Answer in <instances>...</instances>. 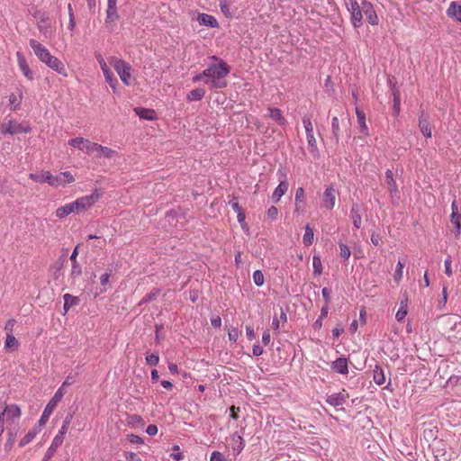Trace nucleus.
I'll list each match as a JSON object with an SVG mask.
<instances>
[{
  "label": "nucleus",
  "instance_id": "obj_1",
  "mask_svg": "<svg viewBox=\"0 0 461 461\" xmlns=\"http://www.w3.org/2000/svg\"><path fill=\"white\" fill-rule=\"evenodd\" d=\"M216 63L210 64L203 72L193 77L194 82L203 81L210 88H224L227 86L226 77L230 73V68L225 61L212 56Z\"/></svg>",
  "mask_w": 461,
  "mask_h": 461
},
{
  "label": "nucleus",
  "instance_id": "obj_2",
  "mask_svg": "<svg viewBox=\"0 0 461 461\" xmlns=\"http://www.w3.org/2000/svg\"><path fill=\"white\" fill-rule=\"evenodd\" d=\"M103 193L99 189H95L90 195H85L77 198L76 201L71 202L75 213L78 214L91 208L95 202H97Z\"/></svg>",
  "mask_w": 461,
  "mask_h": 461
},
{
  "label": "nucleus",
  "instance_id": "obj_3",
  "mask_svg": "<svg viewBox=\"0 0 461 461\" xmlns=\"http://www.w3.org/2000/svg\"><path fill=\"white\" fill-rule=\"evenodd\" d=\"M110 63L113 65V68L119 75L122 82L125 86L131 85V67L129 63L124 61L123 59H117L116 57L110 58Z\"/></svg>",
  "mask_w": 461,
  "mask_h": 461
},
{
  "label": "nucleus",
  "instance_id": "obj_4",
  "mask_svg": "<svg viewBox=\"0 0 461 461\" xmlns=\"http://www.w3.org/2000/svg\"><path fill=\"white\" fill-rule=\"evenodd\" d=\"M32 130L31 126L27 122H18L15 120H9L0 125V132L3 135L6 134H17V133H27Z\"/></svg>",
  "mask_w": 461,
  "mask_h": 461
},
{
  "label": "nucleus",
  "instance_id": "obj_5",
  "mask_svg": "<svg viewBox=\"0 0 461 461\" xmlns=\"http://www.w3.org/2000/svg\"><path fill=\"white\" fill-rule=\"evenodd\" d=\"M303 123L306 132V139L308 142L309 152L314 157H319V149L317 147V141L313 133V125L309 116L304 115L303 117Z\"/></svg>",
  "mask_w": 461,
  "mask_h": 461
},
{
  "label": "nucleus",
  "instance_id": "obj_6",
  "mask_svg": "<svg viewBox=\"0 0 461 461\" xmlns=\"http://www.w3.org/2000/svg\"><path fill=\"white\" fill-rule=\"evenodd\" d=\"M347 10L350 14V21L354 28L357 29L363 24L362 5L357 0H346Z\"/></svg>",
  "mask_w": 461,
  "mask_h": 461
},
{
  "label": "nucleus",
  "instance_id": "obj_7",
  "mask_svg": "<svg viewBox=\"0 0 461 461\" xmlns=\"http://www.w3.org/2000/svg\"><path fill=\"white\" fill-rule=\"evenodd\" d=\"M37 19V27L41 33L47 39H50L55 32V27L49 15L45 13H38L35 16Z\"/></svg>",
  "mask_w": 461,
  "mask_h": 461
},
{
  "label": "nucleus",
  "instance_id": "obj_8",
  "mask_svg": "<svg viewBox=\"0 0 461 461\" xmlns=\"http://www.w3.org/2000/svg\"><path fill=\"white\" fill-rule=\"evenodd\" d=\"M65 392H62V388H59L54 393L53 397L45 406L43 412L39 420L40 426H43L49 420L50 416L53 412L57 404L62 400Z\"/></svg>",
  "mask_w": 461,
  "mask_h": 461
},
{
  "label": "nucleus",
  "instance_id": "obj_9",
  "mask_svg": "<svg viewBox=\"0 0 461 461\" xmlns=\"http://www.w3.org/2000/svg\"><path fill=\"white\" fill-rule=\"evenodd\" d=\"M68 144L71 147H74L83 152H85L87 155H94L97 143L92 142L87 139H84L82 137H77L74 139H70L68 140Z\"/></svg>",
  "mask_w": 461,
  "mask_h": 461
},
{
  "label": "nucleus",
  "instance_id": "obj_10",
  "mask_svg": "<svg viewBox=\"0 0 461 461\" xmlns=\"http://www.w3.org/2000/svg\"><path fill=\"white\" fill-rule=\"evenodd\" d=\"M1 413H4V417L8 426L12 427L17 425L16 421L21 417V409L16 404L5 405Z\"/></svg>",
  "mask_w": 461,
  "mask_h": 461
},
{
  "label": "nucleus",
  "instance_id": "obj_11",
  "mask_svg": "<svg viewBox=\"0 0 461 461\" xmlns=\"http://www.w3.org/2000/svg\"><path fill=\"white\" fill-rule=\"evenodd\" d=\"M41 62L44 63L47 67L56 71L58 74L67 77L68 71L65 65L55 56L50 54L47 58H45Z\"/></svg>",
  "mask_w": 461,
  "mask_h": 461
},
{
  "label": "nucleus",
  "instance_id": "obj_12",
  "mask_svg": "<svg viewBox=\"0 0 461 461\" xmlns=\"http://www.w3.org/2000/svg\"><path fill=\"white\" fill-rule=\"evenodd\" d=\"M337 195L338 192L333 185L326 187L322 195V207L328 210H332L336 203Z\"/></svg>",
  "mask_w": 461,
  "mask_h": 461
},
{
  "label": "nucleus",
  "instance_id": "obj_13",
  "mask_svg": "<svg viewBox=\"0 0 461 461\" xmlns=\"http://www.w3.org/2000/svg\"><path fill=\"white\" fill-rule=\"evenodd\" d=\"M365 14L367 22L371 25H377L379 23L378 16L375 11L373 5L366 0L362 1V14Z\"/></svg>",
  "mask_w": 461,
  "mask_h": 461
},
{
  "label": "nucleus",
  "instance_id": "obj_14",
  "mask_svg": "<svg viewBox=\"0 0 461 461\" xmlns=\"http://www.w3.org/2000/svg\"><path fill=\"white\" fill-rule=\"evenodd\" d=\"M365 14L367 22L371 25H377L379 23L378 16L375 11L373 5L366 0L362 1V14Z\"/></svg>",
  "mask_w": 461,
  "mask_h": 461
},
{
  "label": "nucleus",
  "instance_id": "obj_15",
  "mask_svg": "<svg viewBox=\"0 0 461 461\" xmlns=\"http://www.w3.org/2000/svg\"><path fill=\"white\" fill-rule=\"evenodd\" d=\"M75 181V177L69 171H64L59 173L57 176H53V184L51 186L53 187H61L66 185L71 184Z\"/></svg>",
  "mask_w": 461,
  "mask_h": 461
},
{
  "label": "nucleus",
  "instance_id": "obj_16",
  "mask_svg": "<svg viewBox=\"0 0 461 461\" xmlns=\"http://www.w3.org/2000/svg\"><path fill=\"white\" fill-rule=\"evenodd\" d=\"M29 45L40 61L43 60L50 54V52L45 46H43L41 42L34 39L30 40Z\"/></svg>",
  "mask_w": 461,
  "mask_h": 461
},
{
  "label": "nucleus",
  "instance_id": "obj_17",
  "mask_svg": "<svg viewBox=\"0 0 461 461\" xmlns=\"http://www.w3.org/2000/svg\"><path fill=\"white\" fill-rule=\"evenodd\" d=\"M77 255H78V246H77L72 254L70 255V261H71V271H70V277L75 280L78 278L82 274L81 266L77 262Z\"/></svg>",
  "mask_w": 461,
  "mask_h": 461
},
{
  "label": "nucleus",
  "instance_id": "obj_18",
  "mask_svg": "<svg viewBox=\"0 0 461 461\" xmlns=\"http://www.w3.org/2000/svg\"><path fill=\"white\" fill-rule=\"evenodd\" d=\"M16 57H17V62H18L19 68L22 71L23 75L27 79L33 80L34 74L31 70V68H30L29 65H28L25 58L23 57V55L21 52H17Z\"/></svg>",
  "mask_w": 461,
  "mask_h": 461
},
{
  "label": "nucleus",
  "instance_id": "obj_19",
  "mask_svg": "<svg viewBox=\"0 0 461 461\" xmlns=\"http://www.w3.org/2000/svg\"><path fill=\"white\" fill-rule=\"evenodd\" d=\"M119 19L117 0H107L105 23H113Z\"/></svg>",
  "mask_w": 461,
  "mask_h": 461
},
{
  "label": "nucleus",
  "instance_id": "obj_20",
  "mask_svg": "<svg viewBox=\"0 0 461 461\" xmlns=\"http://www.w3.org/2000/svg\"><path fill=\"white\" fill-rule=\"evenodd\" d=\"M29 177L37 183H48L50 185L53 184V175L50 171L31 173Z\"/></svg>",
  "mask_w": 461,
  "mask_h": 461
},
{
  "label": "nucleus",
  "instance_id": "obj_21",
  "mask_svg": "<svg viewBox=\"0 0 461 461\" xmlns=\"http://www.w3.org/2000/svg\"><path fill=\"white\" fill-rule=\"evenodd\" d=\"M331 369L340 375L348 373V359L346 357H339L331 363Z\"/></svg>",
  "mask_w": 461,
  "mask_h": 461
},
{
  "label": "nucleus",
  "instance_id": "obj_22",
  "mask_svg": "<svg viewBox=\"0 0 461 461\" xmlns=\"http://www.w3.org/2000/svg\"><path fill=\"white\" fill-rule=\"evenodd\" d=\"M230 446L235 456L239 455L245 447L244 439L241 436L234 433L230 436Z\"/></svg>",
  "mask_w": 461,
  "mask_h": 461
},
{
  "label": "nucleus",
  "instance_id": "obj_23",
  "mask_svg": "<svg viewBox=\"0 0 461 461\" xmlns=\"http://www.w3.org/2000/svg\"><path fill=\"white\" fill-rule=\"evenodd\" d=\"M419 127H420L421 133L426 138L431 137V128H430V125L429 122V117L423 112L420 113V118H419Z\"/></svg>",
  "mask_w": 461,
  "mask_h": 461
},
{
  "label": "nucleus",
  "instance_id": "obj_24",
  "mask_svg": "<svg viewBox=\"0 0 461 461\" xmlns=\"http://www.w3.org/2000/svg\"><path fill=\"white\" fill-rule=\"evenodd\" d=\"M102 72L104 74V77L106 80V82L109 84V86L113 88V91L116 90V86L118 84V81L116 77H114L113 73L110 69L107 64H102Z\"/></svg>",
  "mask_w": 461,
  "mask_h": 461
},
{
  "label": "nucleus",
  "instance_id": "obj_25",
  "mask_svg": "<svg viewBox=\"0 0 461 461\" xmlns=\"http://www.w3.org/2000/svg\"><path fill=\"white\" fill-rule=\"evenodd\" d=\"M385 182L392 197L396 196L398 194V188L391 169L385 171Z\"/></svg>",
  "mask_w": 461,
  "mask_h": 461
},
{
  "label": "nucleus",
  "instance_id": "obj_26",
  "mask_svg": "<svg viewBox=\"0 0 461 461\" xmlns=\"http://www.w3.org/2000/svg\"><path fill=\"white\" fill-rule=\"evenodd\" d=\"M346 401L347 397L342 393H332L326 399V402L333 407L342 406L345 404Z\"/></svg>",
  "mask_w": 461,
  "mask_h": 461
},
{
  "label": "nucleus",
  "instance_id": "obj_27",
  "mask_svg": "<svg viewBox=\"0 0 461 461\" xmlns=\"http://www.w3.org/2000/svg\"><path fill=\"white\" fill-rule=\"evenodd\" d=\"M356 114H357V124H358L360 132L366 136H368L369 130H368L367 124L366 122L365 113L362 110H360L358 107H356Z\"/></svg>",
  "mask_w": 461,
  "mask_h": 461
},
{
  "label": "nucleus",
  "instance_id": "obj_28",
  "mask_svg": "<svg viewBox=\"0 0 461 461\" xmlns=\"http://www.w3.org/2000/svg\"><path fill=\"white\" fill-rule=\"evenodd\" d=\"M197 21L201 25H204L210 28H216L219 25L215 17L207 14H199Z\"/></svg>",
  "mask_w": 461,
  "mask_h": 461
},
{
  "label": "nucleus",
  "instance_id": "obj_29",
  "mask_svg": "<svg viewBox=\"0 0 461 461\" xmlns=\"http://www.w3.org/2000/svg\"><path fill=\"white\" fill-rule=\"evenodd\" d=\"M447 14L450 18L461 23V5L455 1L451 2L447 10Z\"/></svg>",
  "mask_w": 461,
  "mask_h": 461
},
{
  "label": "nucleus",
  "instance_id": "obj_30",
  "mask_svg": "<svg viewBox=\"0 0 461 461\" xmlns=\"http://www.w3.org/2000/svg\"><path fill=\"white\" fill-rule=\"evenodd\" d=\"M288 186L289 185L286 181H281L272 194V200L275 203L279 202L281 197L287 192Z\"/></svg>",
  "mask_w": 461,
  "mask_h": 461
},
{
  "label": "nucleus",
  "instance_id": "obj_31",
  "mask_svg": "<svg viewBox=\"0 0 461 461\" xmlns=\"http://www.w3.org/2000/svg\"><path fill=\"white\" fill-rule=\"evenodd\" d=\"M117 152L108 147H104V146H102L100 144H97L96 146V149H95V156L98 158H113L114 155H116Z\"/></svg>",
  "mask_w": 461,
  "mask_h": 461
},
{
  "label": "nucleus",
  "instance_id": "obj_32",
  "mask_svg": "<svg viewBox=\"0 0 461 461\" xmlns=\"http://www.w3.org/2000/svg\"><path fill=\"white\" fill-rule=\"evenodd\" d=\"M73 415L71 413L67 414L65 417L61 428L59 429L58 434L54 437L56 438H59V440L64 441L65 435L67 434L69 425L72 421Z\"/></svg>",
  "mask_w": 461,
  "mask_h": 461
},
{
  "label": "nucleus",
  "instance_id": "obj_33",
  "mask_svg": "<svg viewBox=\"0 0 461 461\" xmlns=\"http://www.w3.org/2000/svg\"><path fill=\"white\" fill-rule=\"evenodd\" d=\"M71 213H75L72 203H68L56 209L55 215L59 219H64Z\"/></svg>",
  "mask_w": 461,
  "mask_h": 461
},
{
  "label": "nucleus",
  "instance_id": "obj_34",
  "mask_svg": "<svg viewBox=\"0 0 461 461\" xmlns=\"http://www.w3.org/2000/svg\"><path fill=\"white\" fill-rule=\"evenodd\" d=\"M268 116L279 125L283 126L286 123V120L279 108H268Z\"/></svg>",
  "mask_w": 461,
  "mask_h": 461
},
{
  "label": "nucleus",
  "instance_id": "obj_35",
  "mask_svg": "<svg viewBox=\"0 0 461 461\" xmlns=\"http://www.w3.org/2000/svg\"><path fill=\"white\" fill-rule=\"evenodd\" d=\"M62 443L63 441L59 440V438H54L41 461H49L53 456L57 449L62 445Z\"/></svg>",
  "mask_w": 461,
  "mask_h": 461
},
{
  "label": "nucleus",
  "instance_id": "obj_36",
  "mask_svg": "<svg viewBox=\"0 0 461 461\" xmlns=\"http://www.w3.org/2000/svg\"><path fill=\"white\" fill-rule=\"evenodd\" d=\"M18 430H19V428L17 425H14L12 427L7 426L8 439L5 446L6 450H9L13 447V445L15 441V438L18 433Z\"/></svg>",
  "mask_w": 461,
  "mask_h": 461
},
{
  "label": "nucleus",
  "instance_id": "obj_37",
  "mask_svg": "<svg viewBox=\"0 0 461 461\" xmlns=\"http://www.w3.org/2000/svg\"><path fill=\"white\" fill-rule=\"evenodd\" d=\"M134 111L136 114L141 119L152 121L156 118V113L154 110L138 107L135 108Z\"/></svg>",
  "mask_w": 461,
  "mask_h": 461
},
{
  "label": "nucleus",
  "instance_id": "obj_38",
  "mask_svg": "<svg viewBox=\"0 0 461 461\" xmlns=\"http://www.w3.org/2000/svg\"><path fill=\"white\" fill-rule=\"evenodd\" d=\"M373 379L377 385H383L385 383L384 372L381 366H375L373 370Z\"/></svg>",
  "mask_w": 461,
  "mask_h": 461
},
{
  "label": "nucleus",
  "instance_id": "obj_39",
  "mask_svg": "<svg viewBox=\"0 0 461 461\" xmlns=\"http://www.w3.org/2000/svg\"><path fill=\"white\" fill-rule=\"evenodd\" d=\"M19 347V342L15 339L13 333L7 332L5 341V348L6 350L12 351L17 349Z\"/></svg>",
  "mask_w": 461,
  "mask_h": 461
},
{
  "label": "nucleus",
  "instance_id": "obj_40",
  "mask_svg": "<svg viewBox=\"0 0 461 461\" xmlns=\"http://www.w3.org/2000/svg\"><path fill=\"white\" fill-rule=\"evenodd\" d=\"M313 240H314L313 230L309 224H307L305 226V232L303 237V242L304 246L309 247L313 243Z\"/></svg>",
  "mask_w": 461,
  "mask_h": 461
},
{
  "label": "nucleus",
  "instance_id": "obj_41",
  "mask_svg": "<svg viewBox=\"0 0 461 461\" xmlns=\"http://www.w3.org/2000/svg\"><path fill=\"white\" fill-rule=\"evenodd\" d=\"M350 213H351V218H352V221H353V225L355 228L357 229H359L361 227V223H362V219H361V215L358 212V207L357 205H353L351 210H350Z\"/></svg>",
  "mask_w": 461,
  "mask_h": 461
},
{
  "label": "nucleus",
  "instance_id": "obj_42",
  "mask_svg": "<svg viewBox=\"0 0 461 461\" xmlns=\"http://www.w3.org/2000/svg\"><path fill=\"white\" fill-rule=\"evenodd\" d=\"M205 95V91L202 88H196L187 94V100L190 102L200 101Z\"/></svg>",
  "mask_w": 461,
  "mask_h": 461
},
{
  "label": "nucleus",
  "instance_id": "obj_43",
  "mask_svg": "<svg viewBox=\"0 0 461 461\" xmlns=\"http://www.w3.org/2000/svg\"><path fill=\"white\" fill-rule=\"evenodd\" d=\"M39 433V429H32L29 430L26 435L20 440L19 447H23L26 445H28L32 439L36 437V435Z\"/></svg>",
  "mask_w": 461,
  "mask_h": 461
},
{
  "label": "nucleus",
  "instance_id": "obj_44",
  "mask_svg": "<svg viewBox=\"0 0 461 461\" xmlns=\"http://www.w3.org/2000/svg\"><path fill=\"white\" fill-rule=\"evenodd\" d=\"M404 266H405V262L404 261L398 260L397 265H396V268H395V271H394V275H393V279H394V281L397 284H399L402 281V279Z\"/></svg>",
  "mask_w": 461,
  "mask_h": 461
},
{
  "label": "nucleus",
  "instance_id": "obj_45",
  "mask_svg": "<svg viewBox=\"0 0 461 461\" xmlns=\"http://www.w3.org/2000/svg\"><path fill=\"white\" fill-rule=\"evenodd\" d=\"M23 100V94L20 93L18 95L15 94H11L9 95V104L12 106V109L16 110L20 107Z\"/></svg>",
  "mask_w": 461,
  "mask_h": 461
},
{
  "label": "nucleus",
  "instance_id": "obj_46",
  "mask_svg": "<svg viewBox=\"0 0 461 461\" xmlns=\"http://www.w3.org/2000/svg\"><path fill=\"white\" fill-rule=\"evenodd\" d=\"M450 221L456 227V236L459 237L461 234V214L451 213Z\"/></svg>",
  "mask_w": 461,
  "mask_h": 461
},
{
  "label": "nucleus",
  "instance_id": "obj_47",
  "mask_svg": "<svg viewBox=\"0 0 461 461\" xmlns=\"http://www.w3.org/2000/svg\"><path fill=\"white\" fill-rule=\"evenodd\" d=\"M312 267H313V274L315 276H320L322 273V263H321V257L319 255H313Z\"/></svg>",
  "mask_w": 461,
  "mask_h": 461
},
{
  "label": "nucleus",
  "instance_id": "obj_48",
  "mask_svg": "<svg viewBox=\"0 0 461 461\" xmlns=\"http://www.w3.org/2000/svg\"><path fill=\"white\" fill-rule=\"evenodd\" d=\"M64 299V310L67 312L70 307L75 305L77 303V297L73 296L69 294H65L63 296Z\"/></svg>",
  "mask_w": 461,
  "mask_h": 461
},
{
  "label": "nucleus",
  "instance_id": "obj_49",
  "mask_svg": "<svg viewBox=\"0 0 461 461\" xmlns=\"http://www.w3.org/2000/svg\"><path fill=\"white\" fill-rule=\"evenodd\" d=\"M339 246L340 258H343L345 261H347L351 255L349 247L342 242H339Z\"/></svg>",
  "mask_w": 461,
  "mask_h": 461
},
{
  "label": "nucleus",
  "instance_id": "obj_50",
  "mask_svg": "<svg viewBox=\"0 0 461 461\" xmlns=\"http://www.w3.org/2000/svg\"><path fill=\"white\" fill-rule=\"evenodd\" d=\"M253 281L257 286H262L265 283V277L261 270H256L253 273Z\"/></svg>",
  "mask_w": 461,
  "mask_h": 461
},
{
  "label": "nucleus",
  "instance_id": "obj_51",
  "mask_svg": "<svg viewBox=\"0 0 461 461\" xmlns=\"http://www.w3.org/2000/svg\"><path fill=\"white\" fill-rule=\"evenodd\" d=\"M407 312H407V304H403V303L402 302L401 307L399 308V310L397 311V312L395 314V319L398 321H402L404 320V318L406 317Z\"/></svg>",
  "mask_w": 461,
  "mask_h": 461
},
{
  "label": "nucleus",
  "instance_id": "obj_52",
  "mask_svg": "<svg viewBox=\"0 0 461 461\" xmlns=\"http://www.w3.org/2000/svg\"><path fill=\"white\" fill-rule=\"evenodd\" d=\"M331 131H332V133H333L334 137L338 140H339V131H340L339 122L338 117H333L332 118V121H331Z\"/></svg>",
  "mask_w": 461,
  "mask_h": 461
},
{
  "label": "nucleus",
  "instance_id": "obj_53",
  "mask_svg": "<svg viewBox=\"0 0 461 461\" xmlns=\"http://www.w3.org/2000/svg\"><path fill=\"white\" fill-rule=\"evenodd\" d=\"M146 362L149 366H157L159 362V356L157 353L147 354Z\"/></svg>",
  "mask_w": 461,
  "mask_h": 461
},
{
  "label": "nucleus",
  "instance_id": "obj_54",
  "mask_svg": "<svg viewBox=\"0 0 461 461\" xmlns=\"http://www.w3.org/2000/svg\"><path fill=\"white\" fill-rule=\"evenodd\" d=\"M173 450L174 452L172 454H170V457L174 460V461H181L183 458H184V455L183 453L180 451V447L179 446L177 445H175L173 447Z\"/></svg>",
  "mask_w": 461,
  "mask_h": 461
},
{
  "label": "nucleus",
  "instance_id": "obj_55",
  "mask_svg": "<svg viewBox=\"0 0 461 461\" xmlns=\"http://www.w3.org/2000/svg\"><path fill=\"white\" fill-rule=\"evenodd\" d=\"M75 383V375L73 374H69L65 378L64 382L62 383L61 386L59 388H62V392H65L64 388L67 386H70Z\"/></svg>",
  "mask_w": 461,
  "mask_h": 461
},
{
  "label": "nucleus",
  "instance_id": "obj_56",
  "mask_svg": "<svg viewBox=\"0 0 461 461\" xmlns=\"http://www.w3.org/2000/svg\"><path fill=\"white\" fill-rule=\"evenodd\" d=\"M304 200V190L303 187H298L295 193V203H303Z\"/></svg>",
  "mask_w": 461,
  "mask_h": 461
},
{
  "label": "nucleus",
  "instance_id": "obj_57",
  "mask_svg": "<svg viewBox=\"0 0 461 461\" xmlns=\"http://www.w3.org/2000/svg\"><path fill=\"white\" fill-rule=\"evenodd\" d=\"M240 332L238 329L232 328L228 332V337L230 341L236 342L239 339Z\"/></svg>",
  "mask_w": 461,
  "mask_h": 461
},
{
  "label": "nucleus",
  "instance_id": "obj_58",
  "mask_svg": "<svg viewBox=\"0 0 461 461\" xmlns=\"http://www.w3.org/2000/svg\"><path fill=\"white\" fill-rule=\"evenodd\" d=\"M128 440L131 444H136V445H141L144 443L143 439L140 436L135 435V434L128 435Z\"/></svg>",
  "mask_w": 461,
  "mask_h": 461
},
{
  "label": "nucleus",
  "instance_id": "obj_59",
  "mask_svg": "<svg viewBox=\"0 0 461 461\" xmlns=\"http://www.w3.org/2000/svg\"><path fill=\"white\" fill-rule=\"evenodd\" d=\"M111 275L112 269H107V271L100 276V283L103 286H105L109 283Z\"/></svg>",
  "mask_w": 461,
  "mask_h": 461
},
{
  "label": "nucleus",
  "instance_id": "obj_60",
  "mask_svg": "<svg viewBox=\"0 0 461 461\" xmlns=\"http://www.w3.org/2000/svg\"><path fill=\"white\" fill-rule=\"evenodd\" d=\"M229 204L231 206V208L233 209V211L238 213V212H242V208L241 206L239 204V202L237 200L236 197H233L230 202H229Z\"/></svg>",
  "mask_w": 461,
  "mask_h": 461
},
{
  "label": "nucleus",
  "instance_id": "obj_61",
  "mask_svg": "<svg viewBox=\"0 0 461 461\" xmlns=\"http://www.w3.org/2000/svg\"><path fill=\"white\" fill-rule=\"evenodd\" d=\"M444 263H445V273H446V275H447L448 276H452V268H451L452 260H451V257L448 256L445 259Z\"/></svg>",
  "mask_w": 461,
  "mask_h": 461
},
{
  "label": "nucleus",
  "instance_id": "obj_62",
  "mask_svg": "<svg viewBox=\"0 0 461 461\" xmlns=\"http://www.w3.org/2000/svg\"><path fill=\"white\" fill-rule=\"evenodd\" d=\"M210 461H226V459L221 452L213 451L211 455Z\"/></svg>",
  "mask_w": 461,
  "mask_h": 461
},
{
  "label": "nucleus",
  "instance_id": "obj_63",
  "mask_svg": "<svg viewBox=\"0 0 461 461\" xmlns=\"http://www.w3.org/2000/svg\"><path fill=\"white\" fill-rule=\"evenodd\" d=\"M278 214V210L276 206H270L267 210V217L271 220H276Z\"/></svg>",
  "mask_w": 461,
  "mask_h": 461
},
{
  "label": "nucleus",
  "instance_id": "obj_64",
  "mask_svg": "<svg viewBox=\"0 0 461 461\" xmlns=\"http://www.w3.org/2000/svg\"><path fill=\"white\" fill-rule=\"evenodd\" d=\"M146 432L149 436H155L158 433V427L154 424H150L147 427Z\"/></svg>",
  "mask_w": 461,
  "mask_h": 461
}]
</instances>
